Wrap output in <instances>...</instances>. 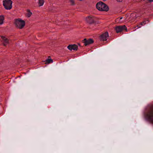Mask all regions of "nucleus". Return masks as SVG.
Masks as SVG:
<instances>
[{"label":"nucleus","mask_w":153,"mask_h":153,"mask_svg":"<svg viewBox=\"0 0 153 153\" xmlns=\"http://www.w3.org/2000/svg\"><path fill=\"white\" fill-rule=\"evenodd\" d=\"M144 117L146 120L153 124V105H149L146 108L144 112Z\"/></svg>","instance_id":"obj_1"},{"label":"nucleus","mask_w":153,"mask_h":153,"mask_svg":"<svg viewBox=\"0 0 153 153\" xmlns=\"http://www.w3.org/2000/svg\"><path fill=\"white\" fill-rule=\"evenodd\" d=\"M96 8L101 11H107L108 10V7L107 5L101 1H100L97 4Z\"/></svg>","instance_id":"obj_2"},{"label":"nucleus","mask_w":153,"mask_h":153,"mask_svg":"<svg viewBox=\"0 0 153 153\" xmlns=\"http://www.w3.org/2000/svg\"><path fill=\"white\" fill-rule=\"evenodd\" d=\"M3 5L6 10H10L12 7V2L10 0H5L3 1Z\"/></svg>","instance_id":"obj_3"},{"label":"nucleus","mask_w":153,"mask_h":153,"mask_svg":"<svg viewBox=\"0 0 153 153\" xmlns=\"http://www.w3.org/2000/svg\"><path fill=\"white\" fill-rule=\"evenodd\" d=\"M15 24L17 27L19 28H22L25 25V22L22 20L16 19L15 21Z\"/></svg>","instance_id":"obj_4"},{"label":"nucleus","mask_w":153,"mask_h":153,"mask_svg":"<svg viewBox=\"0 0 153 153\" xmlns=\"http://www.w3.org/2000/svg\"><path fill=\"white\" fill-rule=\"evenodd\" d=\"M115 29L117 33L121 32L123 30H127V28L125 25L117 26L115 27Z\"/></svg>","instance_id":"obj_5"},{"label":"nucleus","mask_w":153,"mask_h":153,"mask_svg":"<svg viewBox=\"0 0 153 153\" xmlns=\"http://www.w3.org/2000/svg\"><path fill=\"white\" fill-rule=\"evenodd\" d=\"M86 20L88 23L92 24L94 23L95 19L91 16H88L86 19Z\"/></svg>","instance_id":"obj_6"},{"label":"nucleus","mask_w":153,"mask_h":153,"mask_svg":"<svg viewBox=\"0 0 153 153\" xmlns=\"http://www.w3.org/2000/svg\"><path fill=\"white\" fill-rule=\"evenodd\" d=\"M83 42L85 46H87L89 44L92 43L94 42V41L92 39H90L87 40L86 39H85L83 40Z\"/></svg>","instance_id":"obj_7"},{"label":"nucleus","mask_w":153,"mask_h":153,"mask_svg":"<svg viewBox=\"0 0 153 153\" xmlns=\"http://www.w3.org/2000/svg\"><path fill=\"white\" fill-rule=\"evenodd\" d=\"M108 37V34L107 32L102 34L100 36V39L103 41H105L107 40V38Z\"/></svg>","instance_id":"obj_8"},{"label":"nucleus","mask_w":153,"mask_h":153,"mask_svg":"<svg viewBox=\"0 0 153 153\" xmlns=\"http://www.w3.org/2000/svg\"><path fill=\"white\" fill-rule=\"evenodd\" d=\"M70 50H77L78 48L77 46L76 45H69L67 47Z\"/></svg>","instance_id":"obj_9"},{"label":"nucleus","mask_w":153,"mask_h":153,"mask_svg":"<svg viewBox=\"0 0 153 153\" xmlns=\"http://www.w3.org/2000/svg\"><path fill=\"white\" fill-rule=\"evenodd\" d=\"M1 38L2 39V41L3 42V44L4 46H6V45L8 43V39L5 37L3 36H1Z\"/></svg>","instance_id":"obj_10"},{"label":"nucleus","mask_w":153,"mask_h":153,"mask_svg":"<svg viewBox=\"0 0 153 153\" xmlns=\"http://www.w3.org/2000/svg\"><path fill=\"white\" fill-rule=\"evenodd\" d=\"M4 20V17L3 16H0V25H2L3 23Z\"/></svg>","instance_id":"obj_11"},{"label":"nucleus","mask_w":153,"mask_h":153,"mask_svg":"<svg viewBox=\"0 0 153 153\" xmlns=\"http://www.w3.org/2000/svg\"><path fill=\"white\" fill-rule=\"evenodd\" d=\"M32 14V13L30 12V10H27V16L28 17H30Z\"/></svg>","instance_id":"obj_12"},{"label":"nucleus","mask_w":153,"mask_h":153,"mask_svg":"<svg viewBox=\"0 0 153 153\" xmlns=\"http://www.w3.org/2000/svg\"><path fill=\"white\" fill-rule=\"evenodd\" d=\"M39 3L40 4V6L43 5L44 3V0H39Z\"/></svg>","instance_id":"obj_13"},{"label":"nucleus","mask_w":153,"mask_h":153,"mask_svg":"<svg viewBox=\"0 0 153 153\" xmlns=\"http://www.w3.org/2000/svg\"><path fill=\"white\" fill-rule=\"evenodd\" d=\"M53 62V60L51 59H48L46 60V63H50Z\"/></svg>","instance_id":"obj_14"},{"label":"nucleus","mask_w":153,"mask_h":153,"mask_svg":"<svg viewBox=\"0 0 153 153\" xmlns=\"http://www.w3.org/2000/svg\"><path fill=\"white\" fill-rule=\"evenodd\" d=\"M146 24V21H144L141 22L140 24V25H143Z\"/></svg>","instance_id":"obj_15"},{"label":"nucleus","mask_w":153,"mask_h":153,"mask_svg":"<svg viewBox=\"0 0 153 153\" xmlns=\"http://www.w3.org/2000/svg\"><path fill=\"white\" fill-rule=\"evenodd\" d=\"M70 1L72 5H73L74 4V2L73 0H70Z\"/></svg>","instance_id":"obj_16"},{"label":"nucleus","mask_w":153,"mask_h":153,"mask_svg":"<svg viewBox=\"0 0 153 153\" xmlns=\"http://www.w3.org/2000/svg\"><path fill=\"white\" fill-rule=\"evenodd\" d=\"M147 0L150 2H152L153 1V0Z\"/></svg>","instance_id":"obj_17"},{"label":"nucleus","mask_w":153,"mask_h":153,"mask_svg":"<svg viewBox=\"0 0 153 153\" xmlns=\"http://www.w3.org/2000/svg\"><path fill=\"white\" fill-rule=\"evenodd\" d=\"M117 1L118 2H121L122 1V0H117Z\"/></svg>","instance_id":"obj_18"},{"label":"nucleus","mask_w":153,"mask_h":153,"mask_svg":"<svg viewBox=\"0 0 153 153\" xmlns=\"http://www.w3.org/2000/svg\"><path fill=\"white\" fill-rule=\"evenodd\" d=\"M122 19V17H121L120 18V19Z\"/></svg>","instance_id":"obj_19"},{"label":"nucleus","mask_w":153,"mask_h":153,"mask_svg":"<svg viewBox=\"0 0 153 153\" xmlns=\"http://www.w3.org/2000/svg\"><path fill=\"white\" fill-rule=\"evenodd\" d=\"M103 1H106V0H103Z\"/></svg>","instance_id":"obj_20"}]
</instances>
